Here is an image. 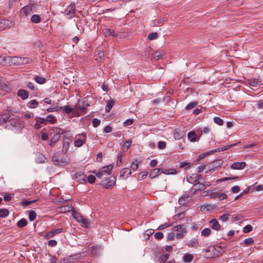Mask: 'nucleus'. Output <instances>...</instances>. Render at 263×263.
Listing matches in <instances>:
<instances>
[{
	"label": "nucleus",
	"instance_id": "obj_1",
	"mask_svg": "<svg viewBox=\"0 0 263 263\" xmlns=\"http://www.w3.org/2000/svg\"><path fill=\"white\" fill-rule=\"evenodd\" d=\"M9 63L13 65L19 66L23 64L30 63L32 60L28 57H9Z\"/></svg>",
	"mask_w": 263,
	"mask_h": 263
},
{
	"label": "nucleus",
	"instance_id": "obj_2",
	"mask_svg": "<svg viewBox=\"0 0 263 263\" xmlns=\"http://www.w3.org/2000/svg\"><path fill=\"white\" fill-rule=\"evenodd\" d=\"M173 231L178 232L176 234V237H177V239L182 238L183 237L184 234H185L187 232L186 229L183 224L176 226L174 227Z\"/></svg>",
	"mask_w": 263,
	"mask_h": 263
},
{
	"label": "nucleus",
	"instance_id": "obj_3",
	"mask_svg": "<svg viewBox=\"0 0 263 263\" xmlns=\"http://www.w3.org/2000/svg\"><path fill=\"white\" fill-rule=\"evenodd\" d=\"M86 135L84 133L77 134L75 137L74 145L77 147L81 146L86 140Z\"/></svg>",
	"mask_w": 263,
	"mask_h": 263
},
{
	"label": "nucleus",
	"instance_id": "obj_4",
	"mask_svg": "<svg viewBox=\"0 0 263 263\" xmlns=\"http://www.w3.org/2000/svg\"><path fill=\"white\" fill-rule=\"evenodd\" d=\"M65 15H67L69 18L74 16L76 14V5L74 3H71L68 6L65 10L62 12Z\"/></svg>",
	"mask_w": 263,
	"mask_h": 263
},
{
	"label": "nucleus",
	"instance_id": "obj_5",
	"mask_svg": "<svg viewBox=\"0 0 263 263\" xmlns=\"http://www.w3.org/2000/svg\"><path fill=\"white\" fill-rule=\"evenodd\" d=\"M33 4H29L22 8L20 11L21 16L25 17L31 14L33 11Z\"/></svg>",
	"mask_w": 263,
	"mask_h": 263
},
{
	"label": "nucleus",
	"instance_id": "obj_6",
	"mask_svg": "<svg viewBox=\"0 0 263 263\" xmlns=\"http://www.w3.org/2000/svg\"><path fill=\"white\" fill-rule=\"evenodd\" d=\"M116 181V177L114 176H111L106 179L104 182L101 183V185L105 189H109L113 187Z\"/></svg>",
	"mask_w": 263,
	"mask_h": 263
},
{
	"label": "nucleus",
	"instance_id": "obj_7",
	"mask_svg": "<svg viewBox=\"0 0 263 263\" xmlns=\"http://www.w3.org/2000/svg\"><path fill=\"white\" fill-rule=\"evenodd\" d=\"M88 104L87 102L83 100H79L76 106L77 109L80 110L82 112H85L87 109Z\"/></svg>",
	"mask_w": 263,
	"mask_h": 263
},
{
	"label": "nucleus",
	"instance_id": "obj_8",
	"mask_svg": "<svg viewBox=\"0 0 263 263\" xmlns=\"http://www.w3.org/2000/svg\"><path fill=\"white\" fill-rule=\"evenodd\" d=\"M102 249L101 246L96 245L90 248L91 255L94 256H97L101 254Z\"/></svg>",
	"mask_w": 263,
	"mask_h": 263
},
{
	"label": "nucleus",
	"instance_id": "obj_9",
	"mask_svg": "<svg viewBox=\"0 0 263 263\" xmlns=\"http://www.w3.org/2000/svg\"><path fill=\"white\" fill-rule=\"evenodd\" d=\"M73 178L77 181L80 183H83L84 182H86L85 176L84 174H83V173L80 171L76 173L73 175Z\"/></svg>",
	"mask_w": 263,
	"mask_h": 263
},
{
	"label": "nucleus",
	"instance_id": "obj_10",
	"mask_svg": "<svg viewBox=\"0 0 263 263\" xmlns=\"http://www.w3.org/2000/svg\"><path fill=\"white\" fill-rule=\"evenodd\" d=\"M132 174L131 170L129 168H124L120 172V178L122 179H126L128 178Z\"/></svg>",
	"mask_w": 263,
	"mask_h": 263
},
{
	"label": "nucleus",
	"instance_id": "obj_11",
	"mask_svg": "<svg viewBox=\"0 0 263 263\" xmlns=\"http://www.w3.org/2000/svg\"><path fill=\"white\" fill-rule=\"evenodd\" d=\"M103 32L105 36L112 35L116 37H118L119 36L120 37V35L118 33L115 32V31L111 29L105 28L103 30Z\"/></svg>",
	"mask_w": 263,
	"mask_h": 263
},
{
	"label": "nucleus",
	"instance_id": "obj_12",
	"mask_svg": "<svg viewBox=\"0 0 263 263\" xmlns=\"http://www.w3.org/2000/svg\"><path fill=\"white\" fill-rule=\"evenodd\" d=\"M213 229L216 231L221 230V227L216 219H213L209 222Z\"/></svg>",
	"mask_w": 263,
	"mask_h": 263
},
{
	"label": "nucleus",
	"instance_id": "obj_13",
	"mask_svg": "<svg viewBox=\"0 0 263 263\" xmlns=\"http://www.w3.org/2000/svg\"><path fill=\"white\" fill-rule=\"evenodd\" d=\"M187 138L192 142H195L199 139V137L197 136L195 132L194 131H191L188 133Z\"/></svg>",
	"mask_w": 263,
	"mask_h": 263
},
{
	"label": "nucleus",
	"instance_id": "obj_14",
	"mask_svg": "<svg viewBox=\"0 0 263 263\" xmlns=\"http://www.w3.org/2000/svg\"><path fill=\"white\" fill-rule=\"evenodd\" d=\"M162 172L161 168H154L152 169L149 173V177L151 178H154L158 175L161 174Z\"/></svg>",
	"mask_w": 263,
	"mask_h": 263
},
{
	"label": "nucleus",
	"instance_id": "obj_15",
	"mask_svg": "<svg viewBox=\"0 0 263 263\" xmlns=\"http://www.w3.org/2000/svg\"><path fill=\"white\" fill-rule=\"evenodd\" d=\"M190 196L184 195L179 198L178 202L179 204L183 205L187 204L190 201Z\"/></svg>",
	"mask_w": 263,
	"mask_h": 263
},
{
	"label": "nucleus",
	"instance_id": "obj_16",
	"mask_svg": "<svg viewBox=\"0 0 263 263\" xmlns=\"http://www.w3.org/2000/svg\"><path fill=\"white\" fill-rule=\"evenodd\" d=\"M246 166V163L244 162H237L231 165V168L234 170H242Z\"/></svg>",
	"mask_w": 263,
	"mask_h": 263
},
{
	"label": "nucleus",
	"instance_id": "obj_17",
	"mask_svg": "<svg viewBox=\"0 0 263 263\" xmlns=\"http://www.w3.org/2000/svg\"><path fill=\"white\" fill-rule=\"evenodd\" d=\"M11 124L14 127H21L22 125V120L18 118H14L10 120Z\"/></svg>",
	"mask_w": 263,
	"mask_h": 263
},
{
	"label": "nucleus",
	"instance_id": "obj_18",
	"mask_svg": "<svg viewBox=\"0 0 263 263\" xmlns=\"http://www.w3.org/2000/svg\"><path fill=\"white\" fill-rule=\"evenodd\" d=\"M17 95L23 100L27 99L29 96L28 91L23 89H19L17 91Z\"/></svg>",
	"mask_w": 263,
	"mask_h": 263
},
{
	"label": "nucleus",
	"instance_id": "obj_19",
	"mask_svg": "<svg viewBox=\"0 0 263 263\" xmlns=\"http://www.w3.org/2000/svg\"><path fill=\"white\" fill-rule=\"evenodd\" d=\"M72 216L78 222L82 223L85 222V220L82 218L81 214L76 212L74 209L72 211Z\"/></svg>",
	"mask_w": 263,
	"mask_h": 263
},
{
	"label": "nucleus",
	"instance_id": "obj_20",
	"mask_svg": "<svg viewBox=\"0 0 263 263\" xmlns=\"http://www.w3.org/2000/svg\"><path fill=\"white\" fill-rule=\"evenodd\" d=\"M165 53L164 52L156 51L152 54V60H159L161 59Z\"/></svg>",
	"mask_w": 263,
	"mask_h": 263
},
{
	"label": "nucleus",
	"instance_id": "obj_21",
	"mask_svg": "<svg viewBox=\"0 0 263 263\" xmlns=\"http://www.w3.org/2000/svg\"><path fill=\"white\" fill-rule=\"evenodd\" d=\"M112 169L111 165L102 167L100 170L104 174L110 175Z\"/></svg>",
	"mask_w": 263,
	"mask_h": 263
},
{
	"label": "nucleus",
	"instance_id": "obj_22",
	"mask_svg": "<svg viewBox=\"0 0 263 263\" xmlns=\"http://www.w3.org/2000/svg\"><path fill=\"white\" fill-rule=\"evenodd\" d=\"M240 143V142H238L237 143H233V144H229V145H228L226 146H223L220 148H217L216 150H215V151L216 152L224 151L230 148H231L234 146L237 145L238 144H239Z\"/></svg>",
	"mask_w": 263,
	"mask_h": 263
},
{
	"label": "nucleus",
	"instance_id": "obj_23",
	"mask_svg": "<svg viewBox=\"0 0 263 263\" xmlns=\"http://www.w3.org/2000/svg\"><path fill=\"white\" fill-rule=\"evenodd\" d=\"M223 164V161L221 159H218L214 161L211 163L213 169H217L220 167Z\"/></svg>",
	"mask_w": 263,
	"mask_h": 263
},
{
	"label": "nucleus",
	"instance_id": "obj_24",
	"mask_svg": "<svg viewBox=\"0 0 263 263\" xmlns=\"http://www.w3.org/2000/svg\"><path fill=\"white\" fill-rule=\"evenodd\" d=\"M115 101L112 100H109L107 101V105L105 107V111L106 112H109L110 111Z\"/></svg>",
	"mask_w": 263,
	"mask_h": 263
},
{
	"label": "nucleus",
	"instance_id": "obj_25",
	"mask_svg": "<svg viewBox=\"0 0 263 263\" xmlns=\"http://www.w3.org/2000/svg\"><path fill=\"white\" fill-rule=\"evenodd\" d=\"M31 21L33 23L37 24L41 22V18L39 15L34 14L31 17Z\"/></svg>",
	"mask_w": 263,
	"mask_h": 263
},
{
	"label": "nucleus",
	"instance_id": "obj_26",
	"mask_svg": "<svg viewBox=\"0 0 263 263\" xmlns=\"http://www.w3.org/2000/svg\"><path fill=\"white\" fill-rule=\"evenodd\" d=\"M74 208L71 205H64L60 208L61 212L65 213L66 212L73 211Z\"/></svg>",
	"mask_w": 263,
	"mask_h": 263
},
{
	"label": "nucleus",
	"instance_id": "obj_27",
	"mask_svg": "<svg viewBox=\"0 0 263 263\" xmlns=\"http://www.w3.org/2000/svg\"><path fill=\"white\" fill-rule=\"evenodd\" d=\"M38 104L35 100H32L28 102L27 106L30 108H35L37 107Z\"/></svg>",
	"mask_w": 263,
	"mask_h": 263
},
{
	"label": "nucleus",
	"instance_id": "obj_28",
	"mask_svg": "<svg viewBox=\"0 0 263 263\" xmlns=\"http://www.w3.org/2000/svg\"><path fill=\"white\" fill-rule=\"evenodd\" d=\"M28 224V221L26 219L22 218L17 223V226L18 228H23Z\"/></svg>",
	"mask_w": 263,
	"mask_h": 263
},
{
	"label": "nucleus",
	"instance_id": "obj_29",
	"mask_svg": "<svg viewBox=\"0 0 263 263\" xmlns=\"http://www.w3.org/2000/svg\"><path fill=\"white\" fill-rule=\"evenodd\" d=\"M177 172L173 168L166 169L162 171V173L165 175H174L177 174Z\"/></svg>",
	"mask_w": 263,
	"mask_h": 263
},
{
	"label": "nucleus",
	"instance_id": "obj_30",
	"mask_svg": "<svg viewBox=\"0 0 263 263\" xmlns=\"http://www.w3.org/2000/svg\"><path fill=\"white\" fill-rule=\"evenodd\" d=\"M9 212L6 209H0V218H4L7 217L9 215Z\"/></svg>",
	"mask_w": 263,
	"mask_h": 263
},
{
	"label": "nucleus",
	"instance_id": "obj_31",
	"mask_svg": "<svg viewBox=\"0 0 263 263\" xmlns=\"http://www.w3.org/2000/svg\"><path fill=\"white\" fill-rule=\"evenodd\" d=\"M132 144V141L131 140H128V141H126L124 145H123V147H122V149L123 150V152H125L126 151H127L129 148L130 147V145Z\"/></svg>",
	"mask_w": 263,
	"mask_h": 263
},
{
	"label": "nucleus",
	"instance_id": "obj_32",
	"mask_svg": "<svg viewBox=\"0 0 263 263\" xmlns=\"http://www.w3.org/2000/svg\"><path fill=\"white\" fill-rule=\"evenodd\" d=\"M197 105V102L194 101L190 103H189L185 107V109L186 110H191V109H193L195 107V106Z\"/></svg>",
	"mask_w": 263,
	"mask_h": 263
},
{
	"label": "nucleus",
	"instance_id": "obj_33",
	"mask_svg": "<svg viewBox=\"0 0 263 263\" xmlns=\"http://www.w3.org/2000/svg\"><path fill=\"white\" fill-rule=\"evenodd\" d=\"M230 216V215L229 213H226L220 216L218 218V219L221 220L223 222H225L228 220Z\"/></svg>",
	"mask_w": 263,
	"mask_h": 263
},
{
	"label": "nucleus",
	"instance_id": "obj_34",
	"mask_svg": "<svg viewBox=\"0 0 263 263\" xmlns=\"http://www.w3.org/2000/svg\"><path fill=\"white\" fill-rule=\"evenodd\" d=\"M139 163V162L138 160H137V159L134 160L133 161V162H132V163L131 164V165H130L131 168L133 171H136L138 168Z\"/></svg>",
	"mask_w": 263,
	"mask_h": 263
},
{
	"label": "nucleus",
	"instance_id": "obj_35",
	"mask_svg": "<svg viewBox=\"0 0 263 263\" xmlns=\"http://www.w3.org/2000/svg\"><path fill=\"white\" fill-rule=\"evenodd\" d=\"M7 22V20L0 18V30H4L8 26V24H6Z\"/></svg>",
	"mask_w": 263,
	"mask_h": 263
},
{
	"label": "nucleus",
	"instance_id": "obj_36",
	"mask_svg": "<svg viewBox=\"0 0 263 263\" xmlns=\"http://www.w3.org/2000/svg\"><path fill=\"white\" fill-rule=\"evenodd\" d=\"M45 159L46 158L43 155L39 154L36 158V161L38 163H43L45 162Z\"/></svg>",
	"mask_w": 263,
	"mask_h": 263
},
{
	"label": "nucleus",
	"instance_id": "obj_37",
	"mask_svg": "<svg viewBox=\"0 0 263 263\" xmlns=\"http://www.w3.org/2000/svg\"><path fill=\"white\" fill-rule=\"evenodd\" d=\"M36 217V214L34 211L31 210L29 213V219L32 221L35 220Z\"/></svg>",
	"mask_w": 263,
	"mask_h": 263
},
{
	"label": "nucleus",
	"instance_id": "obj_38",
	"mask_svg": "<svg viewBox=\"0 0 263 263\" xmlns=\"http://www.w3.org/2000/svg\"><path fill=\"white\" fill-rule=\"evenodd\" d=\"M34 80L39 84H42L45 83V79L43 77H41L38 76H36L34 78Z\"/></svg>",
	"mask_w": 263,
	"mask_h": 263
},
{
	"label": "nucleus",
	"instance_id": "obj_39",
	"mask_svg": "<svg viewBox=\"0 0 263 263\" xmlns=\"http://www.w3.org/2000/svg\"><path fill=\"white\" fill-rule=\"evenodd\" d=\"M169 257H170L169 254H165L163 255H162L159 258L160 262H161L162 263H165L166 260L168 259Z\"/></svg>",
	"mask_w": 263,
	"mask_h": 263
},
{
	"label": "nucleus",
	"instance_id": "obj_40",
	"mask_svg": "<svg viewBox=\"0 0 263 263\" xmlns=\"http://www.w3.org/2000/svg\"><path fill=\"white\" fill-rule=\"evenodd\" d=\"M201 235L204 236H208L211 233V230L210 228H205L201 231Z\"/></svg>",
	"mask_w": 263,
	"mask_h": 263
},
{
	"label": "nucleus",
	"instance_id": "obj_41",
	"mask_svg": "<svg viewBox=\"0 0 263 263\" xmlns=\"http://www.w3.org/2000/svg\"><path fill=\"white\" fill-rule=\"evenodd\" d=\"M193 259V256L190 254H186L183 258V260L185 262H191Z\"/></svg>",
	"mask_w": 263,
	"mask_h": 263
},
{
	"label": "nucleus",
	"instance_id": "obj_42",
	"mask_svg": "<svg viewBox=\"0 0 263 263\" xmlns=\"http://www.w3.org/2000/svg\"><path fill=\"white\" fill-rule=\"evenodd\" d=\"M59 137L57 135L53 136L50 140V145L51 146H53L59 140Z\"/></svg>",
	"mask_w": 263,
	"mask_h": 263
},
{
	"label": "nucleus",
	"instance_id": "obj_43",
	"mask_svg": "<svg viewBox=\"0 0 263 263\" xmlns=\"http://www.w3.org/2000/svg\"><path fill=\"white\" fill-rule=\"evenodd\" d=\"M158 33L157 32H153L149 33V40H154L158 38Z\"/></svg>",
	"mask_w": 263,
	"mask_h": 263
},
{
	"label": "nucleus",
	"instance_id": "obj_44",
	"mask_svg": "<svg viewBox=\"0 0 263 263\" xmlns=\"http://www.w3.org/2000/svg\"><path fill=\"white\" fill-rule=\"evenodd\" d=\"M9 119L7 115L0 116V125L6 123Z\"/></svg>",
	"mask_w": 263,
	"mask_h": 263
},
{
	"label": "nucleus",
	"instance_id": "obj_45",
	"mask_svg": "<svg viewBox=\"0 0 263 263\" xmlns=\"http://www.w3.org/2000/svg\"><path fill=\"white\" fill-rule=\"evenodd\" d=\"M147 175V172H142L140 173L138 175V180H142L146 178V176Z\"/></svg>",
	"mask_w": 263,
	"mask_h": 263
},
{
	"label": "nucleus",
	"instance_id": "obj_46",
	"mask_svg": "<svg viewBox=\"0 0 263 263\" xmlns=\"http://www.w3.org/2000/svg\"><path fill=\"white\" fill-rule=\"evenodd\" d=\"M47 122H50L51 123H54L56 122L57 119L55 117L50 115L47 117Z\"/></svg>",
	"mask_w": 263,
	"mask_h": 263
},
{
	"label": "nucleus",
	"instance_id": "obj_47",
	"mask_svg": "<svg viewBox=\"0 0 263 263\" xmlns=\"http://www.w3.org/2000/svg\"><path fill=\"white\" fill-rule=\"evenodd\" d=\"M55 236L52 230L47 232L44 236V238L45 239H49Z\"/></svg>",
	"mask_w": 263,
	"mask_h": 263
},
{
	"label": "nucleus",
	"instance_id": "obj_48",
	"mask_svg": "<svg viewBox=\"0 0 263 263\" xmlns=\"http://www.w3.org/2000/svg\"><path fill=\"white\" fill-rule=\"evenodd\" d=\"M214 121L215 123L220 126L223 124V120L218 117H215L214 118Z\"/></svg>",
	"mask_w": 263,
	"mask_h": 263
},
{
	"label": "nucleus",
	"instance_id": "obj_49",
	"mask_svg": "<svg viewBox=\"0 0 263 263\" xmlns=\"http://www.w3.org/2000/svg\"><path fill=\"white\" fill-rule=\"evenodd\" d=\"M253 229L251 225H247L243 228V232L245 233H248L252 231Z\"/></svg>",
	"mask_w": 263,
	"mask_h": 263
},
{
	"label": "nucleus",
	"instance_id": "obj_50",
	"mask_svg": "<svg viewBox=\"0 0 263 263\" xmlns=\"http://www.w3.org/2000/svg\"><path fill=\"white\" fill-rule=\"evenodd\" d=\"M37 200H38L37 199H35V200H30V201L24 200L22 202V205H25V206H28L33 203L36 202Z\"/></svg>",
	"mask_w": 263,
	"mask_h": 263
},
{
	"label": "nucleus",
	"instance_id": "obj_51",
	"mask_svg": "<svg viewBox=\"0 0 263 263\" xmlns=\"http://www.w3.org/2000/svg\"><path fill=\"white\" fill-rule=\"evenodd\" d=\"M205 207L207 211H211L212 210L215 209L216 208V205L215 204H205Z\"/></svg>",
	"mask_w": 263,
	"mask_h": 263
},
{
	"label": "nucleus",
	"instance_id": "obj_52",
	"mask_svg": "<svg viewBox=\"0 0 263 263\" xmlns=\"http://www.w3.org/2000/svg\"><path fill=\"white\" fill-rule=\"evenodd\" d=\"M123 153H120L118 156H117V165L120 166L121 164L122 163V158L123 156Z\"/></svg>",
	"mask_w": 263,
	"mask_h": 263
},
{
	"label": "nucleus",
	"instance_id": "obj_53",
	"mask_svg": "<svg viewBox=\"0 0 263 263\" xmlns=\"http://www.w3.org/2000/svg\"><path fill=\"white\" fill-rule=\"evenodd\" d=\"M158 147L160 149H163L166 147V142L160 141L158 143Z\"/></svg>",
	"mask_w": 263,
	"mask_h": 263
},
{
	"label": "nucleus",
	"instance_id": "obj_54",
	"mask_svg": "<svg viewBox=\"0 0 263 263\" xmlns=\"http://www.w3.org/2000/svg\"><path fill=\"white\" fill-rule=\"evenodd\" d=\"M14 195L13 194H6L4 197V200L5 201H9L11 200L12 196Z\"/></svg>",
	"mask_w": 263,
	"mask_h": 263
},
{
	"label": "nucleus",
	"instance_id": "obj_55",
	"mask_svg": "<svg viewBox=\"0 0 263 263\" xmlns=\"http://www.w3.org/2000/svg\"><path fill=\"white\" fill-rule=\"evenodd\" d=\"M36 122H39L40 124H46L47 123V118H36Z\"/></svg>",
	"mask_w": 263,
	"mask_h": 263
},
{
	"label": "nucleus",
	"instance_id": "obj_56",
	"mask_svg": "<svg viewBox=\"0 0 263 263\" xmlns=\"http://www.w3.org/2000/svg\"><path fill=\"white\" fill-rule=\"evenodd\" d=\"M87 180L89 183L92 184L96 181V177L92 175H90L87 178Z\"/></svg>",
	"mask_w": 263,
	"mask_h": 263
},
{
	"label": "nucleus",
	"instance_id": "obj_57",
	"mask_svg": "<svg viewBox=\"0 0 263 263\" xmlns=\"http://www.w3.org/2000/svg\"><path fill=\"white\" fill-rule=\"evenodd\" d=\"M249 84L253 87H256L258 85V81L255 80V79H251L249 80Z\"/></svg>",
	"mask_w": 263,
	"mask_h": 263
},
{
	"label": "nucleus",
	"instance_id": "obj_58",
	"mask_svg": "<svg viewBox=\"0 0 263 263\" xmlns=\"http://www.w3.org/2000/svg\"><path fill=\"white\" fill-rule=\"evenodd\" d=\"M100 120L97 118H94L92 120V125L94 127H98L100 124Z\"/></svg>",
	"mask_w": 263,
	"mask_h": 263
},
{
	"label": "nucleus",
	"instance_id": "obj_59",
	"mask_svg": "<svg viewBox=\"0 0 263 263\" xmlns=\"http://www.w3.org/2000/svg\"><path fill=\"white\" fill-rule=\"evenodd\" d=\"M243 241L246 245L249 246L253 243L254 240L252 238L250 237L245 239Z\"/></svg>",
	"mask_w": 263,
	"mask_h": 263
},
{
	"label": "nucleus",
	"instance_id": "obj_60",
	"mask_svg": "<svg viewBox=\"0 0 263 263\" xmlns=\"http://www.w3.org/2000/svg\"><path fill=\"white\" fill-rule=\"evenodd\" d=\"M209 196L213 198V199H215L216 198H218V192H213V191H211L209 193Z\"/></svg>",
	"mask_w": 263,
	"mask_h": 263
},
{
	"label": "nucleus",
	"instance_id": "obj_61",
	"mask_svg": "<svg viewBox=\"0 0 263 263\" xmlns=\"http://www.w3.org/2000/svg\"><path fill=\"white\" fill-rule=\"evenodd\" d=\"M93 173L97 176L98 178H101L104 175V174L102 172L101 170L99 172H97L96 171H93Z\"/></svg>",
	"mask_w": 263,
	"mask_h": 263
},
{
	"label": "nucleus",
	"instance_id": "obj_62",
	"mask_svg": "<svg viewBox=\"0 0 263 263\" xmlns=\"http://www.w3.org/2000/svg\"><path fill=\"white\" fill-rule=\"evenodd\" d=\"M154 237L157 239H161L163 237V234L162 232H158L155 234Z\"/></svg>",
	"mask_w": 263,
	"mask_h": 263
},
{
	"label": "nucleus",
	"instance_id": "obj_63",
	"mask_svg": "<svg viewBox=\"0 0 263 263\" xmlns=\"http://www.w3.org/2000/svg\"><path fill=\"white\" fill-rule=\"evenodd\" d=\"M48 245L51 247H54L57 245V241L54 239L50 240L48 242Z\"/></svg>",
	"mask_w": 263,
	"mask_h": 263
},
{
	"label": "nucleus",
	"instance_id": "obj_64",
	"mask_svg": "<svg viewBox=\"0 0 263 263\" xmlns=\"http://www.w3.org/2000/svg\"><path fill=\"white\" fill-rule=\"evenodd\" d=\"M133 123V120L131 119L126 120L124 123L123 125L124 126H128L131 125Z\"/></svg>",
	"mask_w": 263,
	"mask_h": 263
}]
</instances>
